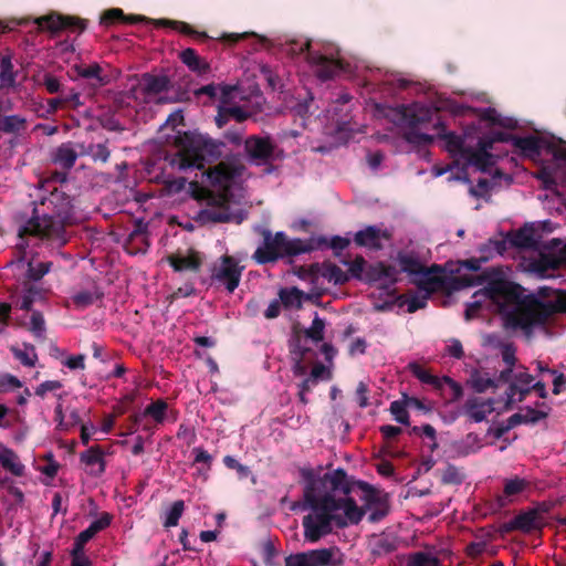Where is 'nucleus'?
<instances>
[{"label": "nucleus", "instance_id": "1", "mask_svg": "<svg viewBox=\"0 0 566 566\" xmlns=\"http://www.w3.org/2000/svg\"><path fill=\"white\" fill-rule=\"evenodd\" d=\"M304 481L303 510L312 511L302 520L304 538L316 543L333 533L334 527L343 530L357 525L368 510V521L376 523L389 513V506L380 491L369 483L348 475L337 468L318 475L313 469H302Z\"/></svg>", "mask_w": 566, "mask_h": 566}, {"label": "nucleus", "instance_id": "2", "mask_svg": "<svg viewBox=\"0 0 566 566\" xmlns=\"http://www.w3.org/2000/svg\"><path fill=\"white\" fill-rule=\"evenodd\" d=\"M485 286L475 292L473 297L483 295L497 306V311L505 317L509 325L518 327L525 333H531L535 326H541L542 316L539 306H545L546 301H541L534 294H524V289L505 279L497 268L484 270L479 275H459L450 280V291H459L465 287Z\"/></svg>", "mask_w": 566, "mask_h": 566}, {"label": "nucleus", "instance_id": "3", "mask_svg": "<svg viewBox=\"0 0 566 566\" xmlns=\"http://www.w3.org/2000/svg\"><path fill=\"white\" fill-rule=\"evenodd\" d=\"M72 201L70 195L54 189L34 202L32 217L19 229V237H39L57 247L66 244L69 238L65 228L72 222Z\"/></svg>", "mask_w": 566, "mask_h": 566}, {"label": "nucleus", "instance_id": "4", "mask_svg": "<svg viewBox=\"0 0 566 566\" xmlns=\"http://www.w3.org/2000/svg\"><path fill=\"white\" fill-rule=\"evenodd\" d=\"M175 146L177 153L170 157V165L179 170L203 169L221 158L237 160L224 142L197 132H178Z\"/></svg>", "mask_w": 566, "mask_h": 566}, {"label": "nucleus", "instance_id": "5", "mask_svg": "<svg viewBox=\"0 0 566 566\" xmlns=\"http://www.w3.org/2000/svg\"><path fill=\"white\" fill-rule=\"evenodd\" d=\"M326 243L325 237L289 239L284 232H276L274 235L265 230L263 232V244L253 253L252 258L258 264L274 263L285 256H296L318 250Z\"/></svg>", "mask_w": 566, "mask_h": 566}, {"label": "nucleus", "instance_id": "6", "mask_svg": "<svg viewBox=\"0 0 566 566\" xmlns=\"http://www.w3.org/2000/svg\"><path fill=\"white\" fill-rule=\"evenodd\" d=\"M287 52L293 56L305 54L306 61L321 81L332 80L342 75H352L358 70L357 64H353L340 56L328 57L319 51L312 50V41L308 38L304 42H300L294 38L291 39L287 43Z\"/></svg>", "mask_w": 566, "mask_h": 566}, {"label": "nucleus", "instance_id": "7", "mask_svg": "<svg viewBox=\"0 0 566 566\" xmlns=\"http://www.w3.org/2000/svg\"><path fill=\"white\" fill-rule=\"evenodd\" d=\"M398 262L402 272L422 274L423 277L418 284L421 290L428 293L441 291V289L450 290V280L452 277H447L442 274L441 265L433 264L430 268H424L417 258L408 254H399Z\"/></svg>", "mask_w": 566, "mask_h": 566}, {"label": "nucleus", "instance_id": "8", "mask_svg": "<svg viewBox=\"0 0 566 566\" xmlns=\"http://www.w3.org/2000/svg\"><path fill=\"white\" fill-rule=\"evenodd\" d=\"M101 24L104 27H108L115 23H124V24H134L137 22H143L147 25H153L154 29L159 30L164 29L166 31L177 32L182 35H208L206 32H198L192 30V28L184 22L159 19V20H146L144 17L137 15H124L122 9L114 8L105 11L99 20Z\"/></svg>", "mask_w": 566, "mask_h": 566}, {"label": "nucleus", "instance_id": "9", "mask_svg": "<svg viewBox=\"0 0 566 566\" xmlns=\"http://www.w3.org/2000/svg\"><path fill=\"white\" fill-rule=\"evenodd\" d=\"M243 270L244 266L235 258L224 254L209 268L211 285L223 286L228 293H233L240 284Z\"/></svg>", "mask_w": 566, "mask_h": 566}, {"label": "nucleus", "instance_id": "10", "mask_svg": "<svg viewBox=\"0 0 566 566\" xmlns=\"http://www.w3.org/2000/svg\"><path fill=\"white\" fill-rule=\"evenodd\" d=\"M244 149L250 160L256 165H265L276 159V146L269 136H249L244 140Z\"/></svg>", "mask_w": 566, "mask_h": 566}, {"label": "nucleus", "instance_id": "11", "mask_svg": "<svg viewBox=\"0 0 566 566\" xmlns=\"http://www.w3.org/2000/svg\"><path fill=\"white\" fill-rule=\"evenodd\" d=\"M390 239L391 233L387 229H380L377 226H367L354 235V242L357 247L371 251L382 250V241H389Z\"/></svg>", "mask_w": 566, "mask_h": 566}, {"label": "nucleus", "instance_id": "12", "mask_svg": "<svg viewBox=\"0 0 566 566\" xmlns=\"http://www.w3.org/2000/svg\"><path fill=\"white\" fill-rule=\"evenodd\" d=\"M238 174L239 167L231 163L230 159H227L210 168L207 172V178L212 186L227 189Z\"/></svg>", "mask_w": 566, "mask_h": 566}, {"label": "nucleus", "instance_id": "13", "mask_svg": "<svg viewBox=\"0 0 566 566\" xmlns=\"http://www.w3.org/2000/svg\"><path fill=\"white\" fill-rule=\"evenodd\" d=\"M32 23L38 31L55 32V12L34 19L30 22L28 19H11L7 21L0 20V33H9L18 31V27Z\"/></svg>", "mask_w": 566, "mask_h": 566}, {"label": "nucleus", "instance_id": "14", "mask_svg": "<svg viewBox=\"0 0 566 566\" xmlns=\"http://www.w3.org/2000/svg\"><path fill=\"white\" fill-rule=\"evenodd\" d=\"M150 247L148 238V224L143 220L134 222V229L128 234L125 249L130 254L145 253Z\"/></svg>", "mask_w": 566, "mask_h": 566}, {"label": "nucleus", "instance_id": "15", "mask_svg": "<svg viewBox=\"0 0 566 566\" xmlns=\"http://www.w3.org/2000/svg\"><path fill=\"white\" fill-rule=\"evenodd\" d=\"M460 164L464 172L469 166L475 167L481 172H488L495 165V157L492 153H484L470 146L468 150H464Z\"/></svg>", "mask_w": 566, "mask_h": 566}, {"label": "nucleus", "instance_id": "16", "mask_svg": "<svg viewBox=\"0 0 566 566\" xmlns=\"http://www.w3.org/2000/svg\"><path fill=\"white\" fill-rule=\"evenodd\" d=\"M432 115L433 113L429 107L416 103L403 107L402 120L406 128H420L432 120Z\"/></svg>", "mask_w": 566, "mask_h": 566}, {"label": "nucleus", "instance_id": "17", "mask_svg": "<svg viewBox=\"0 0 566 566\" xmlns=\"http://www.w3.org/2000/svg\"><path fill=\"white\" fill-rule=\"evenodd\" d=\"M169 265L176 272H198L202 265V258L199 252L189 250L188 254L174 253L167 256Z\"/></svg>", "mask_w": 566, "mask_h": 566}, {"label": "nucleus", "instance_id": "18", "mask_svg": "<svg viewBox=\"0 0 566 566\" xmlns=\"http://www.w3.org/2000/svg\"><path fill=\"white\" fill-rule=\"evenodd\" d=\"M397 273L398 272L394 265L377 262L367 265L364 274V281L367 283H374L384 280L388 282L389 285H394L397 282Z\"/></svg>", "mask_w": 566, "mask_h": 566}, {"label": "nucleus", "instance_id": "19", "mask_svg": "<svg viewBox=\"0 0 566 566\" xmlns=\"http://www.w3.org/2000/svg\"><path fill=\"white\" fill-rule=\"evenodd\" d=\"M138 86L145 97H149L168 91L170 80L166 75L144 73L138 82Z\"/></svg>", "mask_w": 566, "mask_h": 566}, {"label": "nucleus", "instance_id": "20", "mask_svg": "<svg viewBox=\"0 0 566 566\" xmlns=\"http://www.w3.org/2000/svg\"><path fill=\"white\" fill-rule=\"evenodd\" d=\"M78 154L71 142L62 143L52 153V161L65 170L74 167Z\"/></svg>", "mask_w": 566, "mask_h": 566}, {"label": "nucleus", "instance_id": "21", "mask_svg": "<svg viewBox=\"0 0 566 566\" xmlns=\"http://www.w3.org/2000/svg\"><path fill=\"white\" fill-rule=\"evenodd\" d=\"M465 413L474 421L482 422L485 420L488 413L493 410V401L482 400L480 398H470L464 405Z\"/></svg>", "mask_w": 566, "mask_h": 566}, {"label": "nucleus", "instance_id": "22", "mask_svg": "<svg viewBox=\"0 0 566 566\" xmlns=\"http://www.w3.org/2000/svg\"><path fill=\"white\" fill-rule=\"evenodd\" d=\"M543 143L544 140L541 137L534 135L524 137L517 136L514 148L525 157L535 158L541 155Z\"/></svg>", "mask_w": 566, "mask_h": 566}, {"label": "nucleus", "instance_id": "23", "mask_svg": "<svg viewBox=\"0 0 566 566\" xmlns=\"http://www.w3.org/2000/svg\"><path fill=\"white\" fill-rule=\"evenodd\" d=\"M441 138L446 142V149L454 164L459 166L464 156V150H468L470 146H467L463 138L454 132L446 133L441 135Z\"/></svg>", "mask_w": 566, "mask_h": 566}, {"label": "nucleus", "instance_id": "24", "mask_svg": "<svg viewBox=\"0 0 566 566\" xmlns=\"http://www.w3.org/2000/svg\"><path fill=\"white\" fill-rule=\"evenodd\" d=\"M81 462L85 463L87 467L98 465L96 471H91L90 473L93 475H101L105 472V461H104V451L101 446H92L85 452H82L80 455Z\"/></svg>", "mask_w": 566, "mask_h": 566}, {"label": "nucleus", "instance_id": "25", "mask_svg": "<svg viewBox=\"0 0 566 566\" xmlns=\"http://www.w3.org/2000/svg\"><path fill=\"white\" fill-rule=\"evenodd\" d=\"M557 313H566V293L560 292L554 300L546 301L545 306H539L537 314L542 316L541 326L545 325Z\"/></svg>", "mask_w": 566, "mask_h": 566}, {"label": "nucleus", "instance_id": "26", "mask_svg": "<svg viewBox=\"0 0 566 566\" xmlns=\"http://www.w3.org/2000/svg\"><path fill=\"white\" fill-rule=\"evenodd\" d=\"M516 530L530 534L533 531H542L544 528V523L539 522L535 513H533L530 509L521 511L515 517Z\"/></svg>", "mask_w": 566, "mask_h": 566}, {"label": "nucleus", "instance_id": "27", "mask_svg": "<svg viewBox=\"0 0 566 566\" xmlns=\"http://www.w3.org/2000/svg\"><path fill=\"white\" fill-rule=\"evenodd\" d=\"M201 217L213 223H224L235 220V216L231 212L230 206L227 202L203 210Z\"/></svg>", "mask_w": 566, "mask_h": 566}, {"label": "nucleus", "instance_id": "28", "mask_svg": "<svg viewBox=\"0 0 566 566\" xmlns=\"http://www.w3.org/2000/svg\"><path fill=\"white\" fill-rule=\"evenodd\" d=\"M319 270L321 264L319 263H312L311 265H298L294 269V274L303 280L310 282V284L313 286L312 291L313 294L316 297L322 296V291H316V286L319 282Z\"/></svg>", "mask_w": 566, "mask_h": 566}, {"label": "nucleus", "instance_id": "29", "mask_svg": "<svg viewBox=\"0 0 566 566\" xmlns=\"http://www.w3.org/2000/svg\"><path fill=\"white\" fill-rule=\"evenodd\" d=\"M337 547L312 549L306 552L312 566H335V554L338 553Z\"/></svg>", "mask_w": 566, "mask_h": 566}, {"label": "nucleus", "instance_id": "30", "mask_svg": "<svg viewBox=\"0 0 566 566\" xmlns=\"http://www.w3.org/2000/svg\"><path fill=\"white\" fill-rule=\"evenodd\" d=\"M469 382L472 389L478 394H483L491 388H497L496 380L491 378L489 373L479 369L472 370Z\"/></svg>", "mask_w": 566, "mask_h": 566}, {"label": "nucleus", "instance_id": "31", "mask_svg": "<svg viewBox=\"0 0 566 566\" xmlns=\"http://www.w3.org/2000/svg\"><path fill=\"white\" fill-rule=\"evenodd\" d=\"M28 120L20 115H6L0 117V132L4 134L20 135L25 132Z\"/></svg>", "mask_w": 566, "mask_h": 566}, {"label": "nucleus", "instance_id": "32", "mask_svg": "<svg viewBox=\"0 0 566 566\" xmlns=\"http://www.w3.org/2000/svg\"><path fill=\"white\" fill-rule=\"evenodd\" d=\"M0 463L15 476L24 474V465L19 461L17 453L9 448L0 450Z\"/></svg>", "mask_w": 566, "mask_h": 566}, {"label": "nucleus", "instance_id": "33", "mask_svg": "<svg viewBox=\"0 0 566 566\" xmlns=\"http://www.w3.org/2000/svg\"><path fill=\"white\" fill-rule=\"evenodd\" d=\"M103 297L104 293L101 291V289L98 286H94L93 290H85L75 293L72 296V302L76 308L83 310L91 306L96 301L102 300Z\"/></svg>", "mask_w": 566, "mask_h": 566}, {"label": "nucleus", "instance_id": "34", "mask_svg": "<svg viewBox=\"0 0 566 566\" xmlns=\"http://www.w3.org/2000/svg\"><path fill=\"white\" fill-rule=\"evenodd\" d=\"M321 277L339 285L345 284L349 280L347 273H345L338 265L331 262H324L321 264L319 279Z\"/></svg>", "mask_w": 566, "mask_h": 566}, {"label": "nucleus", "instance_id": "35", "mask_svg": "<svg viewBox=\"0 0 566 566\" xmlns=\"http://www.w3.org/2000/svg\"><path fill=\"white\" fill-rule=\"evenodd\" d=\"M112 522V515L104 512L99 518L93 521L87 528L82 531L78 536L81 541L88 543L97 533L109 526Z\"/></svg>", "mask_w": 566, "mask_h": 566}, {"label": "nucleus", "instance_id": "36", "mask_svg": "<svg viewBox=\"0 0 566 566\" xmlns=\"http://www.w3.org/2000/svg\"><path fill=\"white\" fill-rule=\"evenodd\" d=\"M78 76L87 80H95L99 86L106 85L109 82L107 75H103V70L97 63L88 65H80L76 67Z\"/></svg>", "mask_w": 566, "mask_h": 566}, {"label": "nucleus", "instance_id": "37", "mask_svg": "<svg viewBox=\"0 0 566 566\" xmlns=\"http://www.w3.org/2000/svg\"><path fill=\"white\" fill-rule=\"evenodd\" d=\"M180 59L191 71L203 74L209 70V65L201 60L195 50L186 49L180 53Z\"/></svg>", "mask_w": 566, "mask_h": 566}, {"label": "nucleus", "instance_id": "38", "mask_svg": "<svg viewBox=\"0 0 566 566\" xmlns=\"http://www.w3.org/2000/svg\"><path fill=\"white\" fill-rule=\"evenodd\" d=\"M409 370L421 382L427 384V385H431V386H433L437 389H441L442 388L443 377L439 378V377L430 374L429 370L424 369L418 363H410L409 364Z\"/></svg>", "mask_w": 566, "mask_h": 566}, {"label": "nucleus", "instance_id": "39", "mask_svg": "<svg viewBox=\"0 0 566 566\" xmlns=\"http://www.w3.org/2000/svg\"><path fill=\"white\" fill-rule=\"evenodd\" d=\"M43 290L32 283H25L23 294L20 297V308L31 311L34 302L42 297Z\"/></svg>", "mask_w": 566, "mask_h": 566}, {"label": "nucleus", "instance_id": "40", "mask_svg": "<svg viewBox=\"0 0 566 566\" xmlns=\"http://www.w3.org/2000/svg\"><path fill=\"white\" fill-rule=\"evenodd\" d=\"M24 349L12 346L11 352L15 359H18L23 366L34 367L38 361V354L35 347L32 344H23Z\"/></svg>", "mask_w": 566, "mask_h": 566}, {"label": "nucleus", "instance_id": "41", "mask_svg": "<svg viewBox=\"0 0 566 566\" xmlns=\"http://www.w3.org/2000/svg\"><path fill=\"white\" fill-rule=\"evenodd\" d=\"M440 559L427 552L411 553L407 557L406 566H440Z\"/></svg>", "mask_w": 566, "mask_h": 566}, {"label": "nucleus", "instance_id": "42", "mask_svg": "<svg viewBox=\"0 0 566 566\" xmlns=\"http://www.w3.org/2000/svg\"><path fill=\"white\" fill-rule=\"evenodd\" d=\"M168 403L164 399L153 401L144 409V415L153 418L156 423H163L166 419Z\"/></svg>", "mask_w": 566, "mask_h": 566}, {"label": "nucleus", "instance_id": "43", "mask_svg": "<svg viewBox=\"0 0 566 566\" xmlns=\"http://www.w3.org/2000/svg\"><path fill=\"white\" fill-rule=\"evenodd\" d=\"M506 396V402L505 407L510 408L511 405L515 401L522 402L526 399L528 396L527 388L521 387L518 382L514 379L513 381L509 382V387L505 390Z\"/></svg>", "mask_w": 566, "mask_h": 566}, {"label": "nucleus", "instance_id": "44", "mask_svg": "<svg viewBox=\"0 0 566 566\" xmlns=\"http://www.w3.org/2000/svg\"><path fill=\"white\" fill-rule=\"evenodd\" d=\"M402 138L415 146H427L433 142V136L419 132V128H405Z\"/></svg>", "mask_w": 566, "mask_h": 566}, {"label": "nucleus", "instance_id": "45", "mask_svg": "<svg viewBox=\"0 0 566 566\" xmlns=\"http://www.w3.org/2000/svg\"><path fill=\"white\" fill-rule=\"evenodd\" d=\"M399 541L390 535H382L375 542V555L381 556L398 549Z\"/></svg>", "mask_w": 566, "mask_h": 566}, {"label": "nucleus", "instance_id": "46", "mask_svg": "<svg viewBox=\"0 0 566 566\" xmlns=\"http://www.w3.org/2000/svg\"><path fill=\"white\" fill-rule=\"evenodd\" d=\"M536 407L545 408V410L526 407L525 413H523L525 417V424H535L548 417L551 408L545 402H537Z\"/></svg>", "mask_w": 566, "mask_h": 566}, {"label": "nucleus", "instance_id": "47", "mask_svg": "<svg viewBox=\"0 0 566 566\" xmlns=\"http://www.w3.org/2000/svg\"><path fill=\"white\" fill-rule=\"evenodd\" d=\"M279 295L284 306L290 307L295 305L296 307H301L304 293L297 287H292L282 289Z\"/></svg>", "mask_w": 566, "mask_h": 566}, {"label": "nucleus", "instance_id": "48", "mask_svg": "<svg viewBox=\"0 0 566 566\" xmlns=\"http://www.w3.org/2000/svg\"><path fill=\"white\" fill-rule=\"evenodd\" d=\"M52 262H38L30 261L28 263L27 277L30 281L36 282L41 280L46 273L50 272Z\"/></svg>", "mask_w": 566, "mask_h": 566}, {"label": "nucleus", "instance_id": "49", "mask_svg": "<svg viewBox=\"0 0 566 566\" xmlns=\"http://www.w3.org/2000/svg\"><path fill=\"white\" fill-rule=\"evenodd\" d=\"M513 244L518 248L530 249L535 245L534 232L532 229L522 228L520 229L513 240Z\"/></svg>", "mask_w": 566, "mask_h": 566}, {"label": "nucleus", "instance_id": "50", "mask_svg": "<svg viewBox=\"0 0 566 566\" xmlns=\"http://www.w3.org/2000/svg\"><path fill=\"white\" fill-rule=\"evenodd\" d=\"M185 503L182 500L175 501L166 514L164 522L165 527H174L178 525V522L184 513Z\"/></svg>", "mask_w": 566, "mask_h": 566}, {"label": "nucleus", "instance_id": "51", "mask_svg": "<svg viewBox=\"0 0 566 566\" xmlns=\"http://www.w3.org/2000/svg\"><path fill=\"white\" fill-rule=\"evenodd\" d=\"M463 473L453 464H448L441 474L442 484H455L459 485L463 482Z\"/></svg>", "mask_w": 566, "mask_h": 566}, {"label": "nucleus", "instance_id": "52", "mask_svg": "<svg viewBox=\"0 0 566 566\" xmlns=\"http://www.w3.org/2000/svg\"><path fill=\"white\" fill-rule=\"evenodd\" d=\"M528 485V482L524 479L515 476L513 479L505 480L504 482V495L514 496L522 493Z\"/></svg>", "mask_w": 566, "mask_h": 566}, {"label": "nucleus", "instance_id": "53", "mask_svg": "<svg viewBox=\"0 0 566 566\" xmlns=\"http://www.w3.org/2000/svg\"><path fill=\"white\" fill-rule=\"evenodd\" d=\"M390 412L395 420L401 424H409V412L407 410L406 401L395 400L390 403Z\"/></svg>", "mask_w": 566, "mask_h": 566}, {"label": "nucleus", "instance_id": "54", "mask_svg": "<svg viewBox=\"0 0 566 566\" xmlns=\"http://www.w3.org/2000/svg\"><path fill=\"white\" fill-rule=\"evenodd\" d=\"M324 328L325 322L316 313L311 327L305 331V335L313 342L318 343L324 338Z\"/></svg>", "mask_w": 566, "mask_h": 566}, {"label": "nucleus", "instance_id": "55", "mask_svg": "<svg viewBox=\"0 0 566 566\" xmlns=\"http://www.w3.org/2000/svg\"><path fill=\"white\" fill-rule=\"evenodd\" d=\"M534 177L536 179H538L539 181H542L543 188L546 190H553L557 186L553 169L551 167H547V166L541 167L534 174Z\"/></svg>", "mask_w": 566, "mask_h": 566}, {"label": "nucleus", "instance_id": "56", "mask_svg": "<svg viewBox=\"0 0 566 566\" xmlns=\"http://www.w3.org/2000/svg\"><path fill=\"white\" fill-rule=\"evenodd\" d=\"M86 154L90 155L94 161L99 160L102 163H106L111 156V151L106 143L91 144L86 150Z\"/></svg>", "mask_w": 566, "mask_h": 566}, {"label": "nucleus", "instance_id": "57", "mask_svg": "<svg viewBox=\"0 0 566 566\" xmlns=\"http://www.w3.org/2000/svg\"><path fill=\"white\" fill-rule=\"evenodd\" d=\"M0 81L7 85H12L15 81L10 56H2L1 59Z\"/></svg>", "mask_w": 566, "mask_h": 566}, {"label": "nucleus", "instance_id": "58", "mask_svg": "<svg viewBox=\"0 0 566 566\" xmlns=\"http://www.w3.org/2000/svg\"><path fill=\"white\" fill-rule=\"evenodd\" d=\"M192 453L195 454L193 463H203L206 464V470H199V474L203 476L205 480L208 478V471L211 469L212 457L202 448H193Z\"/></svg>", "mask_w": 566, "mask_h": 566}, {"label": "nucleus", "instance_id": "59", "mask_svg": "<svg viewBox=\"0 0 566 566\" xmlns=\"http://www.w3.org/2000/svg\"><path fill=\"white\" fill-rule=\"evenodd\" d=\"M366 268V260L361 255H357L352 262L348 263V276L364 280Z\"/></svg>", "mask_w": 566, "mask_h": 566}, {"label": "nucleus", "instance_id": "60", "mask_svg": "<svg viewBox=\"0 0 566 566\" xmlns=\"http://www.w3.org/2000/svg\"><path fill=\"white\" fill-rule=\"evenodd\" d=\"M349 244H350V240L348 238H344L340 235H334L331 238L329 241L326 239V243L323 244L319 249H322L324 247L331 248L334 251L335 255H339L340 252L343 250H345L346 248H348Z\"/></svg>", "mask_w": 566, "mask_h": 566}, {"label": "nucleus", "instance_id": "61", "mask_svg": "<svg viewBox=\"0 0 566 566\" xmlns=\"http://www.w3.org/2000/svg\"><path fill=\"white\" fill-rule=\"evenodd\" d=\"M533 513H535L536 518L539 522L544 523V527L546 526V517L553 509V503L548 501H542L536 503L534 506L528 507Z\"/></svg>", "mask_w": 566, "mask_h": 566}, {"label": "nucleus", "instance_id": "62", "mask_svg": "<svg viewBox=\"0 0 566 566\" xmlns=\"http://www.w3.org/2000/svg\"><path fill=\"white\" fill-rule=\"evenodd\" d=\"M312 104H313V96H310L308 98H305L304 101L298 102L292 108V112L295 116H298L302 119H306L313 114V112L311 109Z\"/></svg>", "mask_w": 566, "mask_h": 566}, {"label": "nucleus", "instance_id": "63", "mask_svg": "<svg viewBox=\"0 0 566 566\" xmlns=\"http://www.w3.org/2000/svg\"><path fill=\"white\" fill-rule=\"evenodd\" d=\"M42 85L45 87V90L50 94H55V93H60V92L63 93V88H62V84H61L60 80L51 73H45L43 75Z\"/></svg>", "mask_w": 566, "mask_h": 566}, {"label": "nucleus", "instance_id": "64", "mask_svg": "<svg viewBox=\"0 0 566 566\" xmlns=\"http://www.w3.org/2000/svg\"><path fill=\"white\" fill-rule=\"evenodd\" d=\"M285 566H312L310 558L305 553H298L295 555H290L285 558Z\"/></svg>", "mask_w": 566, "mask_h": 566}]
</instances>
